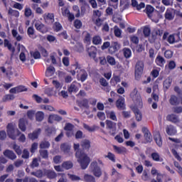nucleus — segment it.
<instances>
[{
  "instance_id": "1",
  "label": "nucleus",
  "mask_w": 182,
  "mask_h": 182,
  "mask_svg": "<svg viewBox=\"0 0 182 182\" xmlns=\"http://www.w3.org/2000/svg\"><path fill=\"white\" fill-rule=\"evenodd\" d=\"M130 97L134 103L132 110L135 114L136 120H137V122H141L143 115L141 114V112L138 109L143 107V101L141 100V96H140L137 89L135 88L132 90L130 94Z\"/></svg>"
},
{
  "instance_id": "2",
  "label": "nucleus",
  "mask_w": 182,
  "mask_h": 182,
  "mask_svg": "<svg viewBox=\"0 0 182 182\" xmlns=\"http://www.w3.org/2000/svg\"><path fill=\"white\" fill-rule=\"evenodd\" d=\"M7 134L10 139H12V140H16V137H18V136L20 134L18 141H21V143H25L26 140V136L25 134H21V131H19L18 129H15L14 124L12 123L7 125Z\"/></svg>"
},
{
  "instance_id": "3",
  "label": "nucleus",
  "mask_w": 182,
  "mask_h": 182,
  "mask_svg": "<svg viewBox=\"0 0 182 182\" xmlns=\"http://www.w3.org/2000/svg\"><path fill=\"white\" fill-rule=\"evenodd\" d=\"M75 157L77 159V162L80 164L82 170H86V168L90 164V157L85 153L77 151L75 153Z\"/></svg>"
},
{
  "instance_id": "4",
  "label": "nucleus",
  "mask_w": 182,
  "mask_h": 182,
  "mask_svg": "<svg viewBox=\"0 0 182 182\" xmlns=\"http://www.w3.org/2000/svg\"><path fill=\"white\" fill-rule=\"evenodd\" d=\"M100 166H103V161L100 159L93 161L90 165V171L94 174L95 177H100L102 176V169Z\"/></svg>"
},
{
  "instance_id": "5",
  "label": "nucleus",
  "mask_w": 182,
  "mask_h": 182,
  "mask_svg": "<svg viewBox=\"0 0 182 182\" xmlns=\"http://www.w3.org/2000/svg\"><path fill=\"white\" fill-rule=\"evenodd\" d=\"M143 69H144V64L141 61H138L135 66V77H139L143 74Z\"/></svg>"
},
{
  "instance_id": "6",
  "label": "nucleus",
  "mask_w": 182,
  "mask_h": 182,
  "mask_svg": "<svg viewBox=\"0 0 182 182\" xmlns=\"http://www.w3.org/2000/svg\"><path fill=\"white\" fill-rule=\"evenodd\" d=\"M106 126H107V129H109L110 134H112V136H114L117 132L116 123L110 120H107Z\"/></svg>"
},
{
  "instance_id": "7",
  "label": "nucleus",
  "mask_w": 182,
  "mask_h": 182,
  "mask_svg": "<svg viewBox=\"0 0 182 182\" xmlns=\"http://www.w3.org/2000/svg\"><path fill=\"white\" fill-rule=\"evenodd\" d=\"M80 89V85L77 82H73L72 84L68 86V90L69 93H76Z\"/></svg>"
},
{
  "instance_id": "8",
  "label": "nucleus",
  "mask_w": 182,
  "mask_h": 182,
  "mask_svg": "<svg viewBox=\"0 0 182 182\" xmlns=\"http://www.w3.org/2000/svg\"><path fill=\"white\" fill-rule=\"evenodd\" d=\"M43 18L46 23H53L55 22V14L52 13L44 14Z\"/></svg>"
},
{
  "instance_id": "9",
  "label": "nucleus",
  "mask_w": 182,
  "mask_h": 182,
  "mask_svg": "<svg viewBox=\"0 0 182 182\" xmlns=\"http://www.w3.org/2000/svg\"><path fill=\"white\" fill-rule=\"evenodd\" d=\"M119 49H120V45H119V43L118 42H112L111 43V46H109L108 52H109V53H110V55H113V54L116 53V52H117V50H119Z\"/></svg>"
},
{
  "instance_id": "10",
  "label": "nucleus",
  "mask_w": 182,
  "mask_h": 182,
  "mask_svg": "<svg viewBox=\"0 0 182 182\" xmlns=\"http://www.w3.org/2000/svg\"><path fill=\"white\" fill-rule=\"evenodd\" d=\"M35 28L37 31L41 32V33H46V32H48V28H46V26H45V24L42 23V22H36Z\"/></svg>"
},
{
  "instance_id": "11",
  "label": "nucleus",
  "mask_w": 182,
  "mask_h": 182,
  "mask_svg": "<svg viewBox=\"0 0 182 182\" xmlns=\"http://www.w3.org/2000/svg\"><path fill=\"white\" fill-rule=\"evenodd\" d=\"M77 77L78 79H80L81 82H85V80L87 79V73H86L85 70H82L79 68L77 70Z\"/></svg>"
},
{
  "instance_id": "12",
  "label": "nucleus",
  "mask_w": 182,
  "mask_h": 182,
  "mask_svg": "<svg viewBox=\"0 0 182 182\" xmlns=\"http://www.w3.org/2000/svg\"><path fill=\"white\" fill-rule=\"evenodd\" d=\"M60 121H62V117L55 114H50L48 119V123H51V124L53 123V122H60Z\"/></svg>"
},
{
  "instance_id": "13",
  "label": "nucleus",
  "mask_w": 182,
  "mask_h": 182,
  "mask_svg": "<svg viewBox=\"0 0 182 182\" xmlns=\"http://www.w3.org/2000/svg\"><path fill=\"white\" fill-rule=\"evenodd\" d=\"M116 107L117 109L124 110V107H126V105L124 104V97H119V98L116 102Z\"/></svg>"
},
{
  "instance_id": "14",
  "label": "nucleus",
  "mask_w": 182,
  "mask_h": 182,
  "mask_svg": "<svg viewBox=\"0 0 182 182\" xmlns=\"http://www.w3.org/2000/svg\"><path fill=\"white\" fill-rule=\"evenodd\" d=\"M142 132L144 133V136L145 138V140L148 142L151 141V134L150 133V131L146 127L142 128Z\"/></svg>"
},
{
  "instance_id": "15",
  "label": "nucleus",
  "mask_w": 182,
  "mask_h": 182,
  "mask_svg": "<svg viewBox=\"0 0 182 182\" xmlns=\"http://www.w3.org/2000/svg\"><path fill=\"white\" fill-rule=\"evenodd\" d=\"M41 132L42 129H38L35 130L33 133L28 134V138H30L31 140H36V139H38V137H39Z\"/></svg>"
},
{
  "instance_id": "16",
  "label": "nucleus",
  "mask_w": 182,
  "mask_h": 182,
  "mask_svg": "<svg viewBox=\"0 0 182 182\" xmlns=\"http://www.w3.org/2000/svg\"><path fill=\"white\" fill-rule=\"evenodd\" d=\"M4 155L5 156V157L10 159V160H15L16 159V154H15L14 151L9 149L6 150L4 152Z\"/></svg>"
},
{
  "instance_id": "17",
  "label": "nucleus",
  "mask_w": 182,
  "mask_h": 182,
  "mask_svg": "<svg viewBox=\"0 0 182 182\" xmlns=\"http://www.w3.org/2000/svg\"><path fill=\"white\" fill-rule=\"evenodd\" d=\"M132 6L133 8H136L137 11H140V9H143V8L146 6V4H144L143 2L139 4L136 0H132Z\"/></svg>"
},
{
  "instance_id": "18",
  "label": "nucleus",
  "mask_w": 182,
  "mask_h": 182,
  "mask_svg": "<svg viewBox=\"0 0 182 182\" xmlns=\"http://www.w3.org/2000/svg\"><path fill=\"white\" fill-rule=\"evenodd\" d=\"M154 140L159 147H161V146H163V141H161V136L160 135V132H156L154 134Z\"/></svg>"
},
{
  "instance_id": "19",
  "label": "nucleus",
  "mask_w": 182,
  "mask_h": 182,
  "mask_svg": "<svg viewBox=\"0 0 182 182\" xmlns=\"http://www.w3.org/2000/svg\"><path fill=\"white\" fill-rule=\"evenodd\" d=\"M19 49H21L22 52L20 53L19 58L21 62H25L26 60V55L25 53L26 52V48L23 46H19Z\"/></svg>"
},
{
  "instance_id": "20",
  "label": "nucleus",
  "mask_w": 182,
  "mask_h": 182,
  "mask_svg": "<svg viewBox=\"0 0 182 182\" xmlns=\"http://www.w3.org/2000/svg\"><path fill=\"white\" fill-rule=\"evenodd\" d=\"M166 119L168 122H171L172 123H178V122H180L178 117L174 114L168 115Z\"/></svg>"
},
{
  "instance_id": "21",
  "label": "nucleus",
  "mask_w": 182,
  "mask_h": 182,
  "mask_svg": "<svg viewBox=\"0 0 182 182\" xmlns=\"http://www.w3.org/2000/svg\"><path fill=\"white\" fill-rule=\"evenodd\" d=\"M27 122L26 119L21 118L19 119L18 122V127L20 129V130H21V132H25L26 130V126L25 124H26Z\"/></svg>"
},
{
  "instance_id": "22",
  "label": "nucleus",
  "mask_w": 182,
  "mask_h": 182,
  "mask_svg": "<svg viewBox=\"0 0 182 182\" xmlns=\"http://www.w3.org/2000/svg\"><path fill=\"white\" fill-rule=\"evenodd\" d=\"M113 149L117 154H123V153H126L127 149L124 146H117L116 145L113 146Z\"/></svg>"
},
{
  "instance_id": "23",
  "label": "nucleus",
  "mask_w": 182,
  "mask_h": 182,
  "mask_svg": "<svg viewBox=\"0 0 182 182\" xmlns=\"http://www.w3.org/2000/svg\"><path fill=\"white\" fill-rule=\"evenodd\" d=\"M44 174L48 177V178H56L58 174L55 171L46 170L44 171Z\"/></svg>"
},
{
  "instance_id": "24",
  "label": "nucleus",
  "mask_w": 182,
  "mask_h": 182,
  "mask_svg": "<svg viewBox=\"0 0 182 182\" xmlns=\"http://www.w3.org/2000/svg\"><path fill=\"white\" fill-rule=\"evenodd\" d=\"M54 74H55V68L52 65L48 67L46 71V76L47 77H50L53 76Z\"/></svg>"
},
{
  "instance_id": "25",
  "label": "nucleus",
  "mask_w": 182,
  "mask_h": 182,
  "mask_svg": "<svg viewBox=\"0 0 182 182\" xmlns=\"http://www.w3.org/2000/svg\"><path fill=\"white\" fill-rule=\"evenodd\" d=\"M81 146L83 150H89L90 149V141L88 139H83L81 141Z\"/></svg>"
},
{
  "instance_id": "26",
  "label": "nucleus",
  "mask_w": 182,
  "mask_h": 182,
  "mask_svg": "<svg viewBox=\"0 0 182 182\" xmlns=\"http://www.w3.org/2000/svg\"><path fill=\"white\" fill-rule=\"evenodd\" d=\"M166 133L169 136H173V134H176V133H177V130L173 125H169L166 128Z\"/></svg>"
},
{
  "instance_id": "27",
  "label": "nucleus",
  "mask_w": 182,
  "mask_h": 182,
  "mask_svg": "<svg viewBox=\"0 0 182 182\" xmlns=\"http://www.w3.org/2000/svg\"><path fill=\"white\" fill-rule=\"evenodd\" d=\"M83 36L85 43H87V45H90V41H92L90 33H89L87 31H85L83 32Z\"/></svg>"
},
{
  "instance_id": "28",
  "label": "nucleus",
  "mask_w": 182,
  "mask_h": 182,
  "mask_svg": "<svg viewBox=\"0 0 182 182\" xmlns=\"http://www.w3.org/2000/svg\"><path fill=\"white\" fill-rule=\"evenodd\" d=\"M155 62L156 65H158V66H161V67L164 66V63H166V60L161 55H158L156 57Z\"/></svg>"
},
{
  "instance_id": "29",
  "label": "nucleus",
  "mask_w": 182,
  "mask_h": 182,
  "mask_svg": "<svg viewBox=\"0 0 182 182\" xmlns=\"http://www.w3.org/2000/svg\"><path fill=\"white\" fill-rule=\"evenodd\" d=\"M45 119V113L42 111H38L36 113V119L37 122H42Z\"/></svg>"
},
{
  "instance_id": "30",
  "label": "nucleus",
  "mask_w": 182,
  "mask_h": 182,
  "mask_svg": "<svg viewBox=\"0 0 182 182\" xmlns=\"http://www.w3.org/2000/svg\"><path fill=\"white\" fill-rule=\"evenodd\" d=\"M61 151H63L65 154L70 151V146L68 144H63L60 146Z\"/></svg>"
},
{
  "instance_id": "31",
  "label": "nucleus",
  "mask_w": 182,
  "mask_h": 182,
  "mask_svg": "<svg viewBox=\"0 0 182 182\" xmlns=\"http://www.w3.org/2000/svg\"><path fill=\"white\" fill-rule=\"evenodd\" d=\"M154 161H163V158L160 157V154L157 152H154L151 155Z\"/></svg>"
},
{
  "instance_id": "32",
  "label": "nucleus",
  "mask_w": 182,
  "mask_h": 182,
  "mask_svg": "<svg viewBox=\"0 0 182 182\" xmlns=\"http://www.w3.org/2000/svg\"><path fill=\"white\" fill-rule=\"evenodd\" d=\"M107 117L111 119V120L117 122V117H116V113L114 111H109L107 112Z\"/></svg>"
},
{
  "instance_id": "33",
  "label": "nucleus",
  "mask_w": 182,
  "mask_h": 182,
  "mask_svg": "<svg viewBox=\"0 0 182 182\" xmlns=\"http://www.w3.org/2000/svg\"><path fill=\"white\" fill-rule=\"evenodd\" d=\"M107 62L109 63V65H110V66L116 65V59L112 55L107 56Z\"/></svg>"
},
{
  "instance_id": "34",
  "label": "nucleus",
  "mask_w": 182,
  "mask_h": 182,
  "mask_svg": "<svg viewBox=\"0 0 182 182\" xmlns=\"http://www.w3.org/2000/svg\"><path fill=\"white\" fill-rule=\"evenodd\" d=\"M63 167L65 170H70L73 167V164L70 161H67L63 163Z\"/></svg>"
},
{
  "instance_id": "35",
  "label": "nucleus",
  "mask_w": 182,
  "mask_h": 182,
  "mask_svg": "<svg viewBox=\"0 0 182 182\" xmlns=\"http://www.w3.org/2000/svg\"><path fill=\"white\" fill-rule=\"evenodd\" d=\"M169 103L172 105V106H176L178 105V99L175 95H171L169 100Z\"/></svg>"
},
{
  "instance_id": "36",
  "label": "nucleus",
  "mask_w": 182,
  "mask_h": 182,
  "mask_svg": "<svg viewBox=\"0 0 182 182\" xmlns=\"http://www.w3.org/2000/svg\"><path fill=\"white\" fill-rule=\"evenodd\" d=\"M27 33L29 38H31L32 39H35V38H36V36H35V29L33 27H29L28 28Z\"/></svg>"
},
{
  "instance_id": "37",
  "label": "nucleus",
  "mask_w": 182,
  "mask_h": 182,
  "mask_svg": "<svg viewBox=\"0 0 182 182\" xmlns=\"http://www.w3.org/2000/svg\"><path fill=\"white\" fill-rule=\"evenodd\" d=\"M4 46H6V48H8L9 50H11V52H15V48H14L12 46V44H11V43H9V41L8 40H4Z\"/></svg>"
},
{
  "instance_id": "38",
  "label": "nucleus",
  "mask_w": 182,
  "mask_h": 182,
  "mask_svg": "<svg viewBox=\"0 0 182 182\" xmlns=\"http://www.w3.org/2000/svg\"><path fill=\"white\" fill-rule=\"evenodd\" d=\"M123 53H124V58H126L127 59H129V58L132 57V50H130V48H124Z\"/></svg>"
},
{
  "instance_id": "39",
  "label": "nucleus",
  "mask_w": 182,
  "mask_h": 182,
  "mask_svg": "<svg viewBox=\"0 0 182 182\" xmlns=\"http://www.w3.org/2000/svg\"><path fill=\"white\" fill-rule=\"evenodd\" d=\"M11 33H12L14 38H15L16 39V41H18V42L22 41V36H21V35H19L18 33V31L13 29L11 31Z\"/></svg>"
},
{
  "instance_id": "40",
  "label": "nucleus",
  "mask_w": 182,
  "mask_h": 182,
  "mask_svg": "<svg viewBox=\"0 0 182 182\" xmlns=\"http://www.w3.org/2000/svg\"><path fill=\"white\" fill-rule=\"evenodd\" d=\"M88 53L90 58H96V47L91 46L90 49H88Z\"/></svg>"
},
{
  "instance_id": "41",
  "label": "nucleus",
  "mask_w": 182,
  "mask_h": 182,
  "mask_svg": "<svg viewBox=\"0 0 182 182\" xmlns=\"http://www.w3.org/2000/svg\"><path fill=\"white\" fill-rule=\"evenodd\" d=\"M15 99V96L14 95H6L2 98V102H9V100H14Z\"/></svg>"
},
{
  "instance_id": "42",
  "label": "nucleus",
  "mask_w": 182,
  "mask_h": 182,
  "mask_svg": "<svg viewBox=\"0 0 182 182\" xmlns=\"http://www.w3.org/2000/svg\"><path fill=\"white\" fill-rule=\"evenodd\" d=\"M165 18L166 19H168V21H171L173 19L174 16H173V13L171 11L167 9L165 14Z\"/></svg>"
},
{
  "instance_id": "43",
  "label": "nucleus",
  "mask_w": 182,
  "mask_h": 182,
  "mask_svg": "<svg viewBox=\"0 0 182 182\" xmlns=\"http://www.w3.org/2000/svg\"><path fill=\"white\" fill-rule=\"evenodd\" d=\"M151 174L152 176H157V180L159 182H160V180H159V177H160V176H161V173H160V172H159V171L156 168L153 167L151 168Z\"/></svg>"
},
{
  "instance_id": "44",
  "label": "nucleus",
  "mask_w": 182,
  "mask_h": 182,
  "mask_svg": "<svg viewBox=\"0 0 182 182\" xmlns=\"http://www.w3.org/2000/svg\"><path fill=\"white\" fill-rule=\"evenodd\" d=\"M92 43L94 45H100L102 43V38L99 36H95L92 38Z\"/></svg>"
},
{
  "instance_id": "45",
  "label": "nucleus",
  "mask_w": 182,
  "mask_h": 182,
  "mask_svg": "<svg viewBox=\"0 0 182 182\" xmlns=\"http://www.w3.org/2000/svg\"><path fill=\"white\" fill-rule=\"evenodd\" d=\"M146 14H147L149 18H151V14H153V12H154V8H153V6H146Z\"/></svg>"
},
{
  "instance_id": "46",
  "label": "nucleus",
  "mask_w": 182,
  "mask_h": 182,
  "mask_svg": "<svg viewBox=\"0 0 182 182\" xmlns=\"http://www.w3.org/2000/svg\"><path fill=\"white\" fill-rule=\"evenodd\" d=\"M24 16H26V18H29V16H32V9L26 6L24 10Z\"/></svg>"
},
{
  "instance_id": "47",
  "label": "nucleus",
  "mask_w": 182,
  "mask_h": 182,
  "mask_svg": "<svg viewBox=\"0 0 182 182\" xmlns=\"http://www.w3.org/2000/svg\"><path fill=\"white\" fill-rule=\"evenodd\" d=\"M9 15H11V16H15L16 18H18L19 17V11L14 10L12 9H9Z\"/></svg>"
},
{
  "instance_id": "48",
  "label": "nucleus",
  "mask_w": 182,
  "mask_h": 182,
  "mask_svg": "<svg viewBox=\"0 0 182 182\" xmlns=\"http://www.w3.org/2000/svg\"><path fill=\"white\" fill-rule=\"evenodd\" d=\"M13 149L18 156H21V154H22V149H21V146L16 145V144H14Z\"/></svg>"
},
{
  "instance_id": "49",
  "label": "nucleus",
  "mask_w": 182,
  "mask_h": 182,
  "mask_svg": "<svg viewBox=\"0 0 182 182\" xmlns=\"http://www.w3.org/2000/svg\"><path fill=\"white\" fill-rule=\"evenodd\" d=\"M114 33L115 36H117V38H120V36H122V30H120V28H119V27L115 26L114 27Z\"/></svg>"
},
{
  "instance_id": "50",
  "label": "nucleus",
  "mask_w": 182,
  "mask_h": 182,
  "mask_svg": "<svg viewBox=\"0 0 182 182\" xmlns=\"http://www.w3.org/2000/svg\"><path fill=\"white\" fill-rule=\"evenodd\" d=\"M84 180L87 182H95V177L92 175L85 174L84 176Z\"/></svg>"
},
{
  "instance_id": "51",
  "label": "nucleus",
  "mask_w": 182,
  "mask_h": 182,
  "mask_svg": "<svg viewBox=\"0 0 182 182\" xmlns=\"http://www.w3.org/2000/svg\"><path fill=\"white\" fill-rule=\"evenodd\" d=\"M172 80L170 77L166 78L164 82V86L166 89H168L170 86H171Z\"/></svg>"
},
{
  "instance_id": "52",
  "label": "nucleus",
  "mask_w": 182,
  "mask_h": 182,
  "mask_svg": "<svg viewBox=\"0 0 182 182\" xmlns=\"http://www.w3.org/2000/svg\"><path fill=\"white\" fill-rule=\"evenodd\" d=\"M40 147L41 149H49V147H50V144L48 141H43L40 144Z\"/></svg>"
},
{
  "instance_id": "53",
  "label": "nucleus",
  "mask_w": 182,
  "mask_h": 182,
  "mask_svg": "<svg viewBox=\"0 0 182 182\" xmlns=\"http://www.w3.org/2000/svg\"><path fill=\"white\" fill-rule=\"evenodd\" d=\"M68 177L70 178V180H72V181H80V180H82L80 177L70 173H68Z\"/></svg>"
},
{
  "instance_id": "54",
  "label": "nucleus",
  "mask_w": 182,
  "mask_h": 182,
  "mask_svg": "<svg viewBox=\"0 0 182 182\" xmlns=\"http://www.w3.org/2000/svg\"><path fill=\"white\" fill-rule=\"evenodd\" d=\"M53 163H55V164H60V163H62V156L59 155L54 156Z\"/></svg>"
},
{
  "instance_id": "55",
  "label": "nucleus",
  "mask_w": 182,
  "mask_h": 182,
  "mask_svg": "<svg viewBox=\"0 0 182 182\" xmlns=\"http://www.w3.org/2000/svg\"><path fill=\"white\" fill-rule=\"evenodd\" d=\"M73 129H75V126H73V124H70V123H67L64 127V129L66 132H69L71 130H73Z\"/></svg>"
},
{
  "instance_id": "56",
  "label": "nucleus",
  "mask_w": 182,
  "mask_h": 182,
  "mask_svg": "<svg viewBox=\"0 0 182 182\" xmlns=\"http://www.w3.org/2000/svg\"><path fill=\"white\" fill-rule=\"evenodd\" d=\"M54 30L56 32H59L62 29V25L59 22H55L53 26Z\"/></svg>"
},
{
  "instance_id": "57",
  "label": "nucleus",
  "mask_w": 182,
  "mask_h": 182,
  "mask_svg": "<svg viewBox=\"0 0 182 182\" xmlns=\"http://www.w3.org/2000/svg\"><path fill=\"white\" fill-rule=\"evenodd\" d=\"M106 157H107L109 160H111V161H113V163L116 162V156L113 154V153L109 152Z\"/></svg>"
},
{
  "instance_id": "58",
  "label": "nucleus",
  "mask_w": 182,
  "mask_h": 182,
  "mask_svg": "<svg viewBox=\"0 0 182 182\" xmlns=\"http://www.w3.org/2000/svg\"><path fill=\"white\" fill-rule=\"evenodd\" d=\"M164 56H165V58H166V59H170V58H173V51H171L170 50H166L164 53Z\"/></svg>"
},
{
  "instance_id": "59",
  "label": "nucleus",
  "mask_w": 182,
  "mask_h": 182,
  "mask_svg": "<svg viewBox=\"0 0 182 182\" xmlns=\"http://www.w3.org/2000/svg\"><path fill=\"white\" fill-rule=\"evenodd\" d=\"M32 176H35L36 177H38V178H41V177H43V173L42 171H37L36 172H32Z\"/></svg>"
},
{
  "instance_id": "60",
  "label": "nucleus",
  "mask_w": 182,
  "mask_h": 182,
  "mask_svg": "<svg viewBox=\"0 0 182 182\" xmlns=\"http://www.w3.org/2000/svg\"><path fill=\"white\" fill-rule=\"evenodd\" d=\"M75 50L77 52H82L83 51V46L80 43H77L75 46Z\"/></svg>"
},
{
  "instance_id": "61",
  "label": "nucleus",
  "mask_w": 182,
  "mask_h": 182,
  "mask_svg": "<svg viewBox=\"0 0 182 182\" xmlns=\"http://www.w3.org/2000/svg\"><path fill=\"white\" fill-rule=\"evenodd\" d=\"M46 95H48V96H53V88L52 87H47L45 90Z\"/></svg>"
},
{
  "instance_id": "62",
  "label": "nucleus",
  "mask_w": 182,
  "mask_h": 182,
  "mask_svg": "<svg viewBox=\"0 0 182 182\" xmlns=\"http://www.w3.org/2000/svg\"><path fill=\"white\" fill-rule=\"evenodd\" d=\"M40 154L43 159H48V154L47 150H40Z\"/></svg>"
},
{
  "instance_id": "63",
  "label": "nucleus",
  "mask_w": 182,
  "mask_h": 182,
  "mask_svg": "<svg viewBox=\"0 0 182 182\" xmlns=\"http://www.w3.org/2000/svg\"><path fill=\"white\" fill-rule=\"evenodd\" d=\"M168 68L170 69V70H173V69L176 68V62L173 60H171L168 64Z\"/></svg>"
},
{
  "instance_id": "64",
  "label": "nucleus",
  "mask_w": 182,
  "mask_h": 182,
  "mask_svg": "<svg viewBox=\"0 0 182 182\" xmlns=\"http://www.w3.org/2000/svg\"><path fill=\"white\" fill-rule=\"evenodd\" d=\"M21 157L22 159H29V151L23 149Z\"/></svg>"
}]
</instances>
